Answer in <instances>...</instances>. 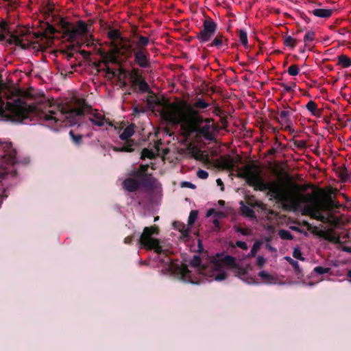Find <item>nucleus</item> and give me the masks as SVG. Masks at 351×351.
I'll return each instance as SVG.
<instances>
[{
    "mask_svg": "<svg viewBox=\"0 0 351 351\" xmlns=\"http://www.w3.org/2000/svg\"><path fill=\"white\" fill-rule=\"evenodd\" d=\"M87 107L86 104L80 108L68 105L59 106L58 112L53 110L45 111L38 107L28 106L21 99H16L14 102L2 103L0 106V120L27 124L36 117L40 124L58 131L62 127L80 126V120Z\"/></svg>",
    "mask_w": 351,
    "mask_h": 351,
    "instance_id": "f257e3e1",
    "label": "nucleus"
},
{
    "mask_svg": "<svg viewBox=\"0 0 351 351\" xmlns=\"http://www.w3.org/2000/svg\"><path fill=\"white\" fill-rule=\"evenodd\" d=\"M162 119L173 125L180 124L189 134H195L207 141L215 139L216 125L212 118H204L197 110L193 109L186 101L172 103L161 112Z\"/></svg>",
    "mask_w": 351,
    "mask_h": 351,
    "instance_id": "f03ea898",
    "label": "nucleus"
},
{
    "mask_svg": "<svg viewBox=\"0 0 351 351\" xmlns=\"http://www.w3.org/2000/svg\"><path fill=\"white\" fill-rule=\"evenodd\" d=\"M238 176L245 179L247 184L253 186L255 191H267L268 196L281 201L291 209L298 208L302 202L304 204L307 202V197H302L300 194L284 193L276 184L265 182L261 176L259 167L256 165L244 166Z\"/></svg>",
    "mask_w": 351,
    "mask_h": 351,
    "instance_id": "7ed1b4c3",
    "label": "nucleus"
},
{
    "mask_svg": "<svg viewBox=\"0 0 351 351\" xmlns=\"http://www.w3.org/2000/svg\"><path fill=\"white\" fill-rule=\"evenodd\" d=\"M308 217L321 221L330 227L337 228L340 224L339 218L335 213L341 205L332 199L330 193L308 182Z\"/></svg>",
    "mask_w": 351,
    "mask_h": 351,
    "instance_id": "20e7f679",
    "label": "nucleus"
},
{
    "mask_svg": "<svg viewBox=\"0 0 351 351\" xmlns=\"http://www.w3.org/2000/svg\"><path fill=\"white\" fill-rule=\"evenodd\" d=\"M134 37L136 38V43L134 53L132 54V63L141 69H149L151 67V55L147 49L149 43V38L141 34H136Z\"/></svg>",
    "mask_w": 351,
    "mask_h": 351,
    "instance_id": "39448f33",
    "label": "nucleus"
},
{
    "mask_svg": "<svg viewBox=\"0 0 351 351\" xmlns=\"http://www.w3.org/2000/svg\"><path fill=\"white\" fill-rule=\"evenodd\" d=\"M159 228L154 225L150 227H145L138 239V243L147 250H154L158 254H165V251L160 244L158 239L153 238V235L159 234Z\"/></svg>",
    "mask_w": 351,
    "mask_h": 351,
    "instance_id": "423d86ee",
    "label": "nucleus"
},
{
    "mask_svg": "<svg viewBox=\"0 0 351 351\" xmlns=\"http://www.w3.org/2000/svg\"><path fill=\"white\" fill-rule=\"evenodd\" d=\"M210 264L211 267L215 270H221L223 265H227L234 269H238L239 274L241 275H245L246 273L244 268L238 267L235 258L230 255L217 254L215 256L210 258Z\"/></svg>",
    "mask_w": 351,
    "mask_h": 351,
    "instance_id": "0eeeda50",
    "label": "nucleus"
},
{
    "mask_svg": "<svg viewBox=\"0 0 351 351\" xmlns=\"http://www.w3.org/2000/svg\"><path fill=\"white\" fill-rule=\"evenodd\" d=\"M217 29V23L212 19H205L203 22L202 29L197 33L196 38L202 44L208 43L215 36Z\"/></svg>",
    "mask_w": 351,
    "mask_h": 351,
    "instance_id": "6e6552de",
    "label": "nucleus"
},
{
    "mask_svg": "<svg viewBox=\"0 0 351 351\" xmlns=\"http://www.w3.org/2000/svg\"><path fill=\"white\" fill-rule=\"evenodd\" d=\"M136 43V40H132L128 37H125L112 49L118 56L128 60L132 58V54L134 53L133 51H134Z\"/></svg>",
    "mask_w": 351,
    "mask_h": 351,
    "instance_id": "1a4fd4ad",
    "label": "nucleus"
},
{
    "mask_svg": "<svg viewBox=\"0 0 351 351\" xmlns=\"http://www.w3.org/2000/svg\"><path fill=\"white\" fill-rule=\"evenodd\" d=\"M322 225H320V226H315L308 223V232L330 243H339L340 242L339 237L333 230L335 228L330 227V229L325 230L322 229Z\"/></svg>",
    "mask_w": 351,
    "mask_h": 351,
    "instance_id": "9d476101",
    "label": "nucleus"
},
{
    "mask_svg": "<svg viewBox=\"0 0 351 351\" xmlns=\"http://www.w3.org/2000/svg\"><path fill=\"white\" fill-rule=\"evenodd\" d=\"M206 256H200L199 255H194L192 259L190 261V265L194 268H197L199 273L204 276L206 274L207 270L210 267V258H208V263H203V261Z\"/></svg>",
    "mask_w": 351,
    "mask_h": 351,
    "instance_id": "9b49d317",
    "label": "nucleus"
},
{
    "mask_svg": "<svg viewBox=\"0 0 351 351\" xmlns=\"http://www.w3.org/2000/svg\"><path fill=\"white\" fill-rule=\"evenodd\" d=\"M229 40L222 33L218 32L215 34L213 39L207 45L208 47H216L221 49L223 47H228Z\"/></svg>",
    "mask_w": 351,
    "mask_h": 351,
    "instance_id": "f8f14e48",
    "label": "nucleus"
},
{
    "mask_svg": "<svg viewBox=\"0 0 351 351\" xmlns=\"http://www.w3.org/2000/svg\"><path fill=\"white\" fill-rule=\"evenodd\" d=\"M107 36L110 40L109 46L111 48L114 47L118 43L125 38V36H122L121 32L119 29L113 28L108 30Z\"/></svg>",
    "mask_w": 351,
    "mask_h": 351,
    "instance_id": "ddd939ff",
    "label": "nucleus"
},
{
    "mask_svg": "<svg viewBox=\"0 0 351 351\" xmlns=\"http://www.w3.org/2000/svg\"><path fill=\"white\" fill-rule=\"evenodd\" d=\"M123 187L129 192H135L139 189L140 183L134 178H128L123 180Z\"/></svg>",
    "mask_w": 351,
    "mask_h": 351,
    "instance_id": "4468645a",
    "label": "nucleus"
},
{
    "mask_svg": "<svg viewBox=\"0 0 351 351\" xmlns=\"http://www.w3.org/2000/svg\"><path fill=\"white\" fill-rule=\"evenodd\" d=\"M24 41L25 40L23 37L14 34L10 36V38L8 40L9 43L14 44L16 46L21 47L23 49H26L30 47L31 43L29 41L27 43H25Z\"/></svg>",
    "mask_w": 351,
    "mask_h": 351,
    "instance_id": "2eb2a0df",
    "label": "nucleus"
},
{
    "mask_svg": "<svg viewBox=\"0 0 351 351\" xmlns=\"http://www.w3.org/2000/svg\"><path fill=\"white\" fill-rule=\"evenodd\" d=\"M308 12L312 13L315 16L328 19L331 16L332 10L322 8H311L308 6Z\"/></svg>",
    "mask_w": 351,
    "mask_h": 351,
    "instance_id": "dca6fc26",
    "label": "nucleus"
},
{
    "mask_svg": "<svg viewBox=\"0 0 351 351\" xmlns=\"http://www.w3.org/2000/svg\"><path fill=\"white\" fill-rule=\"evenodd\" d=\"M221 270H215L210 265L209 269L207 270L206 274H204V276L214 278V280L217 281H221L226 279L227 274L224 271L221 272Z\"/></svg>",
    "mask_w": 351,
    "mask_h": 351,
    "instance_id": "f3484780",
    "label": "nucleus"
},
{
    "mask_svg": "<svg viewBox=\"0 0 351 351\" xmlns=\"http://www.w3.org/2000/svg\"><path fill=\"white\" fill-rule=\"evenodd\" d=\"M101 56L103 59V62L106 64L112 63L117 64L118 63V55L113 51V49L110 52H101Z\"/></svg>",
    "mask_w": 351,
    "mask_h": 351,
    "instance_id": "a211bd4d",
    "label": "nucleus"
},
{
    "mask_svg": "<svg viewBox=\"0 0 351 351\" xmlns=\"http://www.w3.org/2000/svg\"><path fill=\"white\" fill-rule=\"evenodd\" d=\"M330 267H324L322 266L315 267L313 269V271L311 274V276H308V285H313L315 283L312 281V278L315 276H322L324 274H327L330 272Z\"/></svg>",
    "mask_w": 351,
    "mask_h": 351,
    "instance_id": "6ab92c4d",
    "label": "nucleus"
},
{
    "mask_svg": "<svg viewBox=\"0 0 351 351\" xmlns=\"http://www.w3.org/2000/svg\"><path fill=\"white\" fill-rule=\"evenodd\" d=\"M293 110L291 108H287L285 110H280L278 112V117L277 119L279 122L288 123L289 122V117L293 114Z\"/></svg>",
    "mask_w": 351,
    "mask_h": 351,
    "instance_id": "aec40b11",
    "label": "nucleus"
},
{
    "mask_svg": "<svg viewBox=\"0 0 351 351\" xmlns=\"http://www.w3.org/2000/svg\"><path fill=\"white\" fill-rule=\"evenodd\" d=\"M81 45H75L74 44H71L68 45L66 49L62 51L63 54L66 55L67 60H70L71 58H75V53L78 52V49H80Z\"/></svg>",
    "mask_w": 351,
    "mask_h": 351,
    "instance_id": "412c9836",
    "label": "nucleus"
},
{
    "mask_svg": "<svg viewBox=\"0 0 351 351\" xmlns=\"http://www.w3.org/2000/svg\"><path fill=\"white\" fill-rule=\"evenodd\" d=\"M140 186L144 187L152 188L155 184V178L152 174L143 175L139 180Z\"/></svg>",
    "mask_w": 351,
    "mask_h": 351,
    "instance_id": "4be33fe9",
    "label": "nucleus"
},
{
    "mask_svg": "<svg viewBox=\"0 0 351 351\" xmlns=\"http://www.w3.org/2000/svg\"><path fill=\"white\" fill-rule=\"evenodd\" d=\"M89 121L92 124L99 127L104 126L106 121L105 116L97 112L93 114V117L89 118Z\"/></svg>",
    "mask_w": 351,
    "mask_h": 351,
    "instance_id": "5701e85b",
    "label": "nucleus"
},
{
    "mask_svg": "<svg viewBox=\"0 0 351 351\" xmlns=\"http://www.w3.org/2000/svg\"><path fill=\"white\" fill-rule=\"evenodd\" d=\"M134 124L132 123L127 126L121 134L119 135V138L123 141H128V139L134 134Z\"/></svg>",
    "mask_w": 351,
    "mask_h": 351,
    "instance_id": "b1692460",
    "label": "nucleus"
},
{
    "mask_svg": "<svg viewBox=\"0 0 351 351\" xmlns=\"http://www.w3.org/2000/svg\"><path fill=\"white\" fill-rule=\"evenodd\" d=\"M337 64L341 66L342 68H348L351 66V58L348 57L346 55L342 53L337 57Z\"/></svg>",
    "mask_w": 351,
    "mask_h": 351,
    "instance_id": "393cba45",
    "label": "nucleus"
},
{
    "mask_svg": "<svg viewBox=\"0 0 351 351\" xmlns=\"http://www.w3.org/2000/svg\"><path fill=\"white\" fill-rule=\"evenodd\" d=\"M173 226L176 229L179 230L183 237H188L189 235L190 228L186 227L184 223L180 221H175L173 223Z\"/></svg>",
    "mask_w": 351,
    "mask_h": 351,
    "instance_id": "a878e982",
    "label": "nucleus"
},
{
    "mask_svg": "<svg viewBox=\"0 0 351 351\" xmlns=\"http://www.w3.org/2000/svg\"><path fill=\"white\" fill-rule=\"evenodd\" d=\"M322 109L318 108L317 104L313 101H308V112L311 113L312 115L319 117L322 114Z\"/></svg>",
    "mask_w": 351,
    "mask_h": 351,
    "instance_id": "bb28decb",
    "label": "nucleus"
},
{
    "mask_svg": "<svg viewBox=\"0 0 351 351\" xmlns=\"http://www.w3.org/2000/svg\"><path fill=\"white\" fill-rule=\"evenodd\" d=\"M237 34L241 44L244 47V48L248 49L250 46L248 45L247 32L245 29H239L237 31Z\"/></svg>",
    "mask_w": 351,
    "mask_h": 351,
    "instance_id": "cd10ccee",
    "label": "nucleus"
},
{
    "mask_svg": "<svg viewBox=\"0 0 351 351\" xmlns=\"http://www.w3.org/2000/svg\"><path fill=\"white\" fill-rule=\"evenodd\" d=\"M180 274L182 276V278L184 280L188 281L193 284L195 283L191 278V271L189 269L187 265H182Z\"/></svg>",
    "mask_w": 351,
    "mask_h": 351,
    "instance_id": "c85d7f7f",
    "label": "nucleus"
},
{
    "mask_svg": "<svg viewBox=\"0 0 351 351\" xmlns=\"http://www.w3.org/2000/svg\"><path fill=\"white\" fill-rule=\"evenodd\" d=\"M285 259L292 265L293 267L295 274L298 276V278L300 279L301 276H302V271L300 269L298 262L297 261L293 260L289 256H285Z\"/></svg>",
    "mask_w": 351,
    "mask_h": 351,
    "instance_id": "c756f323",
    "label": "nucleus"
},
{
    "mask_svg": "<svg viewBox=\"0 0 351 351\" xmlns=\"http://www.w3.org/2000/svg\"><path fill=\"white\" fill-rule=\"evenodd\" d=\"M75 27L79 35L86 34L88 32V25L82 21H79Z\"/></svg>",
    "mask_w": 351,
    "mask_h": 351,
    "instance_id": "7c9ffc66",
    "label": "nucleus"
},
{
    "mask_svg": "<svg viewBox=\"0 0 351 351\" xmlns=\"http://www.w3.org/2000/svg\"><path fill=\"white\" fill-rule=\"evenodd\" d=\"M134 143L132 140L127 141L126 143L120 148L117 150L120 152H132L134 151Z\"/></svg>",
    "mask_w": 351,
    "mask_h": 351,
    "instance_id": "2f4dec72",
    "label": "nucleus"
},
{
    "mask_svg": "<svg viewBox=\"0 0 351 351\" xmlns=\"http://www.w3.org/2000/svg\"><path fill=\"white\" fill-rule=\"evenodd\" d=\"M69 136L75 145H80L82 143V134H75L73 130H70Z\"/></svg>",
    "mask_w": 351,
    "mask_h": 351,
    "instance_id": "473e14b6",
    "label": "nucleus"
},
{
    "mask_svg": "<svg viewBox=\"0 0 351 351\" xmlns=\"http://www.w3.org/2000/svg\"><path fill=\"white\" fill-rule=\"evenodd\" d=\"M210 104L206 102L204 99L202 98H199L197 99V101L194 103L193 106H191L193 109H205L207 108Z\"/></svg>",
    "mask_w": 351,
    "mask_h": 351,
    "instance_id": "72a5a7b5",
    "label": "nucleus"
},
{
    "mask_svg": "<svg viewBox=\"0 0 351 351\" xmlns=\"http://www.w3.org/2000/svg\"><path fill=\"white\" fill-rule=\"evenodd\" d=\"M261 245H262V242L261 241L256 240L254 242V245H253V246H252L250 253L248 254L247 257H254V256H256V255L258 251L259 250Z\"/></svg>",
    "mask_w": 351,
    "mask_h": 351,
    "instance_id": "f704fd0d",
    "label": "nucleus"
},
{
    "mask_svg": "<svg viewBox=\"0 0 351 351\" xmlns=\"http://www.w3.org/2000/svg\"><path fill=\"white\" fill-rule=\"evenodd\" d=\"M65 36H67L68 40L69 42H73L79 36L76 29L75 27H72L69 30H67V32L65 34Z\"/></svg>",
    "mask_w": 351,
    "mask_h": 351,
    "instance_id": "c9c22d12",
    "label": "nucleus"
},
{
    "mask_svg": "<svg viewBox=\"0 0 351 351\" xmlns=\"http://www.w3.org/2000/svg\"><path fill=\"white\" fill-rule=\"evenodd\" d=\"M243 214L250 218H256L254 210L247 206H243L241 208Z\"/></svg>",
    "mask_w": 351,
    "mask_h": 351,
    "instance_id": "e433bc0d",
    "label": "nucleus"
},
{
    "mask_svg": "<svg viewBox=\"0 0 351 351\" xmlns=\"http://www.w3.org/2000/svg\"><path fill=\"white\" fill-rule=\"evenodd\" d=\"M142 159L145 158H149V159H154L155 158V154L154 152L149 149L147 148H144L141 152V157Z\"/></svg>",
    "mask_w": 351,
    "mask_h": 351,
    "instance_id": "4c0bfd02",
    "label": "nucleus"
},
{
    "mask_svg": "<svg viewBox=\"0 0 351 351\" xmlns=\"http://www.w3.org/2000/svg\"><path fill=\"white\" fill-rule=\"evenodd\" d=\"M297 39L292 38L291 36H287L284 39V45L290 48H294Z\"/></svg>",
    "mask_w": 351,
    "mask_h": 351,
    "instance_id": "58836bf2",
    "label": "nucleus"
},
{
    "mask_svg": "<svg viewBox=\"0 0 351 351\" xmlns=\"http://www.w3.org/2000/svg\"><path fill=\"white\" fill-rule=\"evenodd\" d=\"M294 145L299 151L305 152L307 147V143L304 140H294Z\"/></svg>",
    "mask_w": 351,
    "mask_h": 351,
    "instance_id": "ea45409f",
    "label": "nucleus"
},
{
    "mask_svg": "<svg viewBox=\"0 0 351 351\" xmlns=\"http://www.w3.org/2000/svg\"><path fill=\"white\" fill-rule=\"evenodd\" d=\"M197 215H198V212L197 210H193L190 212L189 216L188 218V226H192L194 224L195 220L197 219Z\"/></svg>",
    "mask_w": 351,
    "mask_h": 351,
    "instance_id": "a19ab883",
    "label": "nucleus"
},
{
    "mask_svg": "<svg viewBox=\"0 0 351 351\" xmlns=\"http://www.w3.org/2000/svg\"><path fill=\"white\" fill-rule=\"evenodd\" d=\"M278 235L282 239L291 240L293 239L291 232L287 230H280Z\"/></svg>",
    "mask_w": 351,
    "mask_h": 351,
    "instance_id": "79ce46f5",
    "label": "nucleus"
},
{
    "mask_svg": "<svg viewBox=\"0 0 351 351\" xmlns=\"http://www.w3.org/2000/svg\"><path fill=\"white\" fill-rule=\"evenodd\" d=\"M308 166H311V167L308 168V182L312 184L310 181L311 179H315L316 175H317V170L313 168V166L311 164V162L308 161ZM315 186L318 187L317 185L315 184Z\"/></svg>",
    "mask_w": 351,
    "mask_h": 351,
    "instance_id": "37998d69",
    "label": "nucleus"
},
{
    "mask_svg": "<svg viewBox=\"0 0 351 351\" xmlns=\"http://www.w3.org/2000/svg\"><path fill=\"white\" fill-rule=\"evenodd\" d=\"M138 86L139 90L143 93H147L150 90V88H149L148 84L144 79H143L141 80V82H139V84L138 85Z\"/></svg>",
    "mask_w": 351,
    "mask_h": 351,
    "instance_id": "c03bdc74",
    "label": "nucleus"
},
{
    "mask_svg": "<svg viewBox=\"0 0 351 351\" xmlns=\"http://www.w3.org/2000/svg\"><path fill=\"white\" fill-rule=\"evenodd\" d=\"M288 73L290 75L295 76L298 74L299 73V68L298 66L296 64L291 65L287 70Z\"/></svg>",
    "mask_w": 351,
    "mask_h": 351,
    "instance_id": "a18cd8bd",
    "label": "nucleus"
},
{
    "mask_svg": "<svg viewBox=\"0 0 351 351\" xmlns=\"http://www.w3.org/2000/svg\"><path fill=\"white\" fill-rule=\"evenodd\" d=\"M61 25L64 35L67 32V30H69V29L73 27V24L71 23L65 21L64 20L61 21Z\"/></svg>",
    "mask_w": 351,
    "mask_h": 351,
    "instance_id": "49530a36",
    "label": "nucleus"
},
{
    "mask_svg": "<svg viewBox=\"0 0 351 351\" xmlns=\"http://www.w3.org/2000/svg\"><path fill=\"white\" fill-rule=\"evenodd\" d=\"M258 276L261 279L267 280V281H270V280H273V277L271 276V275H270L269 273H267L265 271H260L258 273Z\"/></svg>",
    "mask_w": 351,
    "mask_h": 351,
    "instance_id": "de8ad7c7",
    "label": "nucleus"
},
{
    "mask_svg": "<svg viewBox=\"0 0 351 351\" xmlns=\"http://www.w3.org/2000/svg\"><path fill=\"white\" fill-rule=\"evenodd\" d=\"M197 247H198L197 252L199 253L202 254V255H203V256H206V258H210L207 254V252L204 251L202 242L200 239L198 240Z\"/></svg>",
    "mask_w": 351,
    "mask_h": 351,
    "instance_id": "09e8293b",
    "label": "nucleus"
},
{
    "mask_svg": "<svg viewBox=\"0 0 351 351\" xmlns=\"http://www.w3.org/2000/svg\"><path fill=\"white\" fill-rule=\"evenodd\" d=\"M145 112V109L144 107H138V106H136L133 108V112L132 114L134 116H138L139 114L144 113Z\"/></svg>",
    "mask_w": 351,
    "mask_h": 351,
    "instance_id": "8fccbe9b",
    "label": "nucleus"
},
{
    "mask_svg": "<svg viewBox=\"0 0 351 351\" xmlns=\"http://www.w3.org/2000/svg\"><path fill=\"white\" fill-rule=\"evenodd\" d=\"M293 256L295 258L299 259L300 261H304L305 258L302 256V252L300 250V248H294L293 252Z\"/></svg>",
    "mask_w": 351,
    "mask_h": 351,
    "instance_id": "3c124183",
    "label": "nucleus"
},
{
    "mask_svg": "<svg viewBox=\"0 0 351 351\" xmlns=\"http://www.w3.org/2000/svg\"><path fill=\"white\" fill-rule=\"evenodd\" d=\"M280 86L281 87H282V88H283L282 91H285V92H287V93L291 92L293 90V87H296V85L295 84H293L292 85H288V84H285V83H280Z\"/></svg>",
    "mask_w": 351,
    "mask_h": 351,
    "instance_id": "603ef678",
    "label": "nucleus"
},
{
    "mask_svg": "<svg viewBox=\"0 0 351 351\" xmlns=\"http://www.w3.org/2000/svg\"><path fill=\"white\" fill-rule=\"evenodd\" d=\"M197 176L199 178L206 179L208 177V173L204 170L199 169L197 172Z\"/></svg>",
    "mask_w": 351,
    "mask_h": 351,
    "instance_id": "864d4df0",
    "label": "nucleus"
},
{
    "mask_svg": "<svg viewBox=\"0 0 351 351\" xmlns=\"http://www.w3.org/2000/svg\"><path fill=\"white\" fill-rule=\"evenodd\" d=\"M234 246L240 247L241 249L244 250H247L248 249V246H247V243L245 241H236Z\"/></svg>",
    "mask_w": 351,
    "mask_h": 351,
    "instance_id": "5fc2aeb1",
    "label": "nucleus"
},
{
    "mask_svg": "<svg viewBox=\"0 0 351 351\" xmlns=\"http://www.w3.org/2000/svg\"><path fill=\"white\" fill-rule=\"evenodd\" d=\"M130 78L131 80L132 79H134V78H136V77H142L140 73H139V70L138 69H136V68H134L132 69V71H131V73H130Z\"/></svg>",
    "mask_w": 351,
    "mask_h": 351,
    "instance_id": "6e6d98bb",
    "label": "nucleus"
},
{
    "mask_svg": "<svg viewBox=\"0 0 351 351\" xmlns=\"http://www.w3.org/2000/svg\"><path fill=\"white\" fill-rule=\"evenodd\" d=\"M130 175L134 178H138L139 180H141V177L143 176L141 173L139 171L138 169H134V170H132Z\"/></svg>",
    "mask_w": 351,
    "mask_h": 351,
    "instance_id": "4d7b16f0",
    "label": "nucleus"
},
{
    "mask_svg": "<svg viewBox=\"0 0 351 351\" xmlns=\"http://www.w3.org/2000/svg\"><path fill=\"white\" fill-rule=\"evenodd\" d=\"M213 215L215 217H220L222 215V213L220 212H217L214 208H211L208 210L207 216H210Z\"/></svg>",
    "mask_w": 351,
    "mask_h": 351,
    "instance_id": "13d9d810",
    "label": "nucleus"
},
{
    "mask_svg": "<svg viewBox=\"0 0 351 351\" xmlns=\"http://www.w3.org/2000/svg\"><path fill=\"white\" fill-rule=\"evenodd\" d=\"M135 234H136V233L134 232L133 234L126 237L124 239V243L125 244H128V245L132 244L134 239L136 237Z\"/></svg>",
    "mask_w": 351,
    "mask_h": 351,
    "instance_id": "bf43d9fd",
    "label": "nucleus"
},
{
    "mask_svg": "<svg viewBox=\"0 0 351 351\" xmlns=\"http://www.w3.org/2000/svg\"><path fill=\"white\" fill-rule=\"evenodd\" d=\"M148 169H149L148 165H141L138 169L141 173L142 176H143V175L147 174V171H148Z\"/></svg>",
    "mask_w": 351,
    "mask_h": 351,
    "instance_id": "052dcab7",
    "label": "nucleus"
},
{
    "mask_svg": "<svg viewBox=\"0 0 351 351\" xmlns=\"http://www.w3.org/2000/svg\"><path fill=\"white\" fill-rule=\"evenodd\" d=\"M340 177L343 182H346L348 180V179L350 177V175L346 169L341 171Z\"/></svg>",
    "mask_w": 351,
    "mask_h": 351,
    "instance_id": "680f3d73",
    "label": "nucleus"
},
{
    "mask_svg": "<svg viewBox=\"0 0 351 351\" xmlns=\"http://www.w3.org/2000/svg\"><path fill=\"white\" fill-rule=\"evenodd\" d=\"M266 260L264 257L259 256L257 258L256 264L258 267H261L265 263Z\"/></svg>",
    "mask_w": 351,
    "mask_h": 351,
    "instance_id": "e2e57ef3",
    "label": "nucleus"
},
{
    "mask_svg": "<svg viewBox=\"0 0 351 351\" xmlns=\"http://www.w3.org/2000/svg\"><path fill=\"white\" fill-rule=\"evenodd\" d=\"M315 40L314 32H308V51L311 49V43Z\"/></svg>",
    "mask_w": 351,
    "mask_h": 351,
    "instance_id": "0e129e2a",
    "label": "nucleus"
},
{
    "mask_svg": "<svg viewBox=\"0 0 351 351\" xmlns=\"http://www.w3.org/2000/svg\"><path fill=\"white\" fill-rule=\"evenodd\" d=\"M182 186L187 187V188L192 189H194L196 188L195 184H193V183L189 182H183L182 183Z\"/></svg>",
    "mask_w": 351,
    "mask_h": 351,
    "instance_id": "69168bd1",
    "label": "nucleus"
},
{
    "mask_svg": "<svg viewBox=\"0 0 351 351\" xmlns=\"http://www.w3.org/2000/svg\"><path fill=\"white\" fill-rule=\"evenodd\" d=\"M142 80V77L132 79L131 81L132 86H138L139 84V82H141Z\"/></svg>",
    "mask_w": 351,
    "mask_h": 351,
    "instance_id": "338daca9",
    "label": "nucleus"
},
{
    "mask_svg": "<svg viewBox=\"0 0 351 351\" xmlns=\"http://www.w3.org/2000/svg\"><path fill=\"white\" fill-rule=\"evenodd\" d=\"M82 56L84 58H88L89 56H90V53L89 51H85V50H81L80 51H78Z\"/></svg>",
    "mask_w": 351,
    "mask_h": 351,
    "instance_id": "774afa93",
    "label": "nucleus"
}]
</instances>
